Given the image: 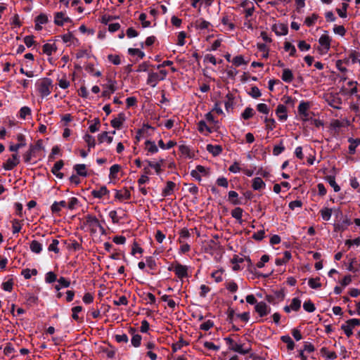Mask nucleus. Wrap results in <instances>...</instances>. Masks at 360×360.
<instances>
[{
    "instance_id": "obj_5",
    "label": "nucleus",
    "mask_w": 360,
    "mask_h": 360,
    "mask_svg": "<svg viewBox=\"0 0 360 360\" xmlns=\"http://www.w3.org/2000/svg\"><path fill=\"white\" fill-rule=\"evenodd\" d=\"M116 84L117 82L115 80L108 79V83L103 85V91L102 92V96L110 98V95L117 89Z\"/></svg>"
},
{
    "instance_id": "obj_42",
    "label": "nucleus",
    "mask_w": 360,
    "mask_h": 360,
    "mask_svg": "<svg viewBox=\"0 0 360 360\" xmlns=\"http://www.w3.org/2000/svg\"><path fill=\"white\" fill-rule=\"evenodd\" d=\"M284 49L285 51H289L290 53V56H295L296 55V49L295 47V46H293L290 42L289 41H285L284 43Z\"/></svg>"
},
{
    "instance_id": "obj_20",
    "label": "nucleus",
    "mask_w": 360,
    "mask_h": 360,
    "mask_svg": "<svg viewBox=\"0 0 360 360\" xmlns=\"http://www.w3.org/2000/svg\"><path fill=\"white\" fill-rule=\"evenodd\" d=\"M109 191L106 186H103L100 187L98 189H94L91 191V195L96 198H101L104 195H107Z\"/></svg>"
},
{
    "instance_id": "obj_10",
    "label": "nucleus",
    "mask_w": 360,
    "mask_h": 360,
    "mask_svg": "<svg viewBox=\"0 0 360 360\" xmlns=\"http://www.w3.org/2000/svg\"><path fill=\"white\" fill-rule=\"evenodd\" d=\"M255 310L261 317H263L270 313L271 308L265 302H259L255 306Z\"/></svg>"
},
{
    "instance_id": "obj_61",
    "label": "nucleus",
    "mask_w": 360,
    "mask_h": 360,
    "mask_svg": "<svg viewBox=\"0 0 360 360\" xmlns=\"http://www.w3.org/2000/svg\"><path fill=\"white\" fill-rule=\"evenodd\" d=\"M146 262L148 267L151 269L154 270L156 268V262L153 257H146Z\"/></svg>"
},
{
    "instance_id": "obj_17",
    "label": "nucleus",
    "mask_w": 360,
    "mask_h": 360,
    "mask_svg": "<svg viewBox=\"0 0 360 360\" xmlns=\"http://www.w3.org/2000/svg\"><path fill=\"white\" fill-rule=\"evenodd\" d=\"M330 41L331 39L328 34H322L319 39V43L325 49V52L330 49Z\"/></svg>"
},
{
    "instance_id": "obj_51",
    "label": "nucleus",
    "mask_w": 360,
    "mask_h": 360,
    "mask_svg": "<svg viewBox=\"0 0 360 360\" xmlns=\"http://www.w3.org/2000/svg\"><path fill=\"white\" fill-rule=\"evenodd\" d=\"M128 53L131 56L137 55L141 59L143 58L145 56V53L139 49L129 48Z\"/></svg>"
},
{
    "instance_id": "obj_26",
    "label": "nucleus",
    "mask_w": 360,
    "mask_h": 360,
    "mask_svg": "<svg viewBox=\"0 0 360 360\" xmlns=\"http://www.w3.org/2000/svg\"><path fill=\"white\" fill-rule=\"evenodd\" d=\"M145 145H146V150L148 151V153L154 154V153H158V148L154 141L147 140L145 142Z\"/></svg>"
},
{
    "instance_id": "obj_14",
    "label": "nucleus",
    "mask_w": 360,
    "mask_h": 360,
    "mask_svg": "<svg viewBox=\"0 0 360 360\" xmlns=\"http://www.w3.org/2000/svg\"><path fill=\"white\" fill-rule=\"evenodd\" d=\"M64 162L62 160L57 161L51 169V172L58 179H63L64 174L59 171L63 168Z\"/></svg>"
},
{
    "instance_id": "obj_32",
    "label": "nucleus",
    "mask_w": 360,
    "mask_h": 360,
    "mask_svg": "<svg viewBox=\"0 0 360 360\" xmlns=\"http://www.w3.org/2000/svg\"><path fill=\"white\" fill-rule=\"evenodd\" d=\"M321 353L328 359H335L338 356L337 354L334 351H330L326 347L321 348Z\"/></svg>"
},
{
    "instance_id": "obj_28",
    "label": "nucleus",
    "mask_w": 360,
    "mask_h": 360,
    "mask_svg": "<svg viewBox=\"0 0 360 360\" xmlns=\"http://www.w3.org/2000/svg\"><path fill=\"white\" fill-rule=\"evenodd\" d=\"M309 108V105L308 103L302 101L298 106V112L302 116L307 117L308 116L307 110Z\"/></svg>"
},
{
    "instance_id": "obj_33",
    "label": "nucleus",
    "mask_w": 360,
    "mask_h": 360,
    "mask_svg": "<svg viewBox=\"0 0 360 360\" xmlns=\"http://www.w3.org/2000/svg\"><path fill=\"white\" fill-rule=\"evenodd\" d=\"M30 248L32 252L39 254L42 250V245L37 240H32L30 243Z\"/></svg>"
},
{
    "instance_id": "obj_6",
    "label": "nucleus",
    "mask_w": 360,
    "mask_h": 360,
    "mask_svg": "<svg viewBox=\"0 0 360 360\" xmlns=\"http://www.w3.org/2000/svg\"><path fill=\"white\" fill-rule=\"evenodd\" d=\"M226 344L229 345V348L231 350L241 354H246L249 352V349H243V345L236 343L233 339L231 338H224Z\"/></svg>"
},
{
    "instance_id": "obj_52",
    "label": "nucleus",
    "mask_w": 360,
    "mask_h": 360,
    "mask_svg": "<svg viewBox=\"0 0 360 360\" xmlns=\"http://www.w3.org/2000/svg\"><path fill=\"white\" fill-rule=\"evenodd\" d=\"M257 48L263 53L262 58H267L269 57V49L265 44H258Z\"/></svg>"
},
{
    "instance_id": "obj_36",
    "label": "nucleus",
    "mask_w": 360,
    "mask_h": 360,
    "mask_svg": "<svg viewBox=\"0 0 360 360\" xmlns=\"http://www.w3.org/2000/svg\"><path fill=\"white\" fill-rule=\"evenodd\" d=\"M308 284L309 287L312 289H318L321 287V283L320 282V278L316 277L315 278H311L309 279Z\"/></svg>"
},
{
    "instance_id": "obj_30",
    "label": "nucleus",
    "mask_w": 360,
    "mask_h": 360,
    "mask_svg": "<svg viewBox=\"0 0 360 360\" xmlns=\"http://www.w3.org/2000/svg\"><path fill=\"white\" fill-rule=\"evenodd\" d=\"M74 169L77 172V175L86 176V168L84 164H77L74 166Z\"/></svg>"
},
{
    "instance_id": "obj_29",
    "label": "nucleus",
    "mask_w": 360,
    "mask_h": 360,
    "mask_svg": "<svg viewBox=\"0 0 360 360\" xmlns=\"http://www.w3.org/2000/svg\"><path fill=\"white\" fill-rule=\"evenodd\" d=\"M42 49L44 53L51 56L53 52L56 51L57 48L54 44H45L43 45Z\"/></svg>"
},
{
    "instance_id": "obj_57",
    "label": "nucleus",
    "mask_w": 360,
    "mask_h": 360,
    "mask_svg": "<svg viewBox=\"0 0 360 360\" xmlns=\"http://www.w3.org/2000/svg\"><path fill=\"white\" fill-rule=\"evenodd\" d=\"M146 162L148 163L150 167L153 168L155 170L158 174L161 172V163L154 162L149 160H146Z\"/></svg>"
},
{
    "instance_id": "obj_39",
    "label": "nucleus",
    "mask_w": 360,
    "mask_h": 360,
    "mask_svg": "<svg viewBox=\"0 0 360 360\" xmlns=\"http://www.w3.org/2000/svg\"><path fill=\"white\" fill-rule=\"evenodd\" d=\"M84 139L85 142L87 143V146L89 148V151L90 150V148L95 147L96 141H95V139L94 136H92L90 134H86L84 136Z\"/></svg>"
},
{
    "instance_id": "obj_31",
    "label": "nucleus",
    "mask_w": 360,
    "mask_h": 360,
    "mask_svg": "<svg viewBox=\"0 0 360 360\" xmlns=\"http://www.w3.org/2000/svg\"><path fill=\"white\" fill-rule=\"evenodd\" d=\"M82 307L81 306H77L72 308V318L77 321L78 323L82 322V318L79 317L78 314L82 311Z\"/></svg>"
},
{
    "instance_id": "obj_27",
    "label": "nucleus",
    "mask_w": 360,
    "mask_h": 360,
    "mask_svg": "<svg viewBox=\"0 0 360 360\" xmlns=\"http://www.w3.org/2000/svg\"><path fill=\"white\" fill-rule=\"evenodd\" d=\"M349 142L350 143L349 146V153L351 155H353L356 152V147L360 144V139H349Z\"/></svg>"
},
{
    "instance_id": "obj_54",
    "label": "nucleus",
    "mask_w": 360,
    "mask_h": 360,
    "mask_svg": "<svg viewBox=\"0 0 360 360\" xmlns=\"http://www.w3.org/2000/svg\"><path fill=\"white\" fill-rule=\"evenodd\" d=\"M188 343L185 340H184L182 338H180L178 342L173 344L172 345V349L174 352L177 351L178 349H181L184 346L187 345Z\"/></svg>"
},
{
    "instance_id": "obj_16",
    "label": "nucleus",
    "mask_w": 360,
    "mask_h": 360,
    "mask_svg": "<svg viewBox=\"0 0 360 360\" xmlns=\"http://www.w3.org/2000/svg\"><path fill=\"white\" fill-rule=\"evenodd\" d=\"M272 30L278 36L285 35L288 34V26L284 24L274 25Z\"/></svg>"
},
{
    "instance_id": "obj_48",
    "label": "nucleus",
    "mask_w": 360,
    "mask_h": 360,
    "mask_svg": "<svg viewBox=\"0 0 360 360\" xmlns=\"http://www.w3.org/2000/svg\"><path fill=\"white\" fill-rule=\"evenodd\" d=\"M290 306L292 311H297L301 307V300L297 297H295L292 300Z\"/></svg>"
},
{
    "instance_id": "obj_37",
    "label": "nucleus",
    "mask_w": 360,
    "mask_h": 360,
    "mask_svg": "<svg viewBox=\"0 0 360 360\" xmlns=\"http://www.w3.org/2000/svg\"><path fill=\"white\" fill-rule=\"evenodd\" d=\"M195 26L198 29L205 30L209 28V27L210 26V23L208 21L202 18H200L196 20Z\"/></svg>"
},
{
    "instance_id": "obj_59",
    "label": "nucleus",
    "mask_w": 360,
    "mask_h": 360,
    "mask_svg": "<svg viewBox=\"0 0 360 360\" xmlns=\"http://www.w3.org/2000/svg\"><path fill=\"white\" fill-rule=\"evenodd\" d=\"M59 244V241L57 239L52 240L51 243L49 245L48 250L49 251H53L56 253L59 252V249L58 248V245Z\"/></svg>"
},
{
    "instance_id": "obj_62",
    "label": "nucleus",
    "mask_w": 360,
    "mask_h": 360,
    "mask_svg": "<svg viewBox=\"0 0 360 360\" xmlns=\"http://www.w3.org/2000/svg\"><path fill=\"white\" fill-rule=\"evenodd\" d=\"M222 274H223L222 270H217V271L212 272L211 276L217 283H219V282L222 281V280H223Z\"/></svg>"
},
{
    "instance_id": "obj_21",
    "label": "nucleus",
    "mask_w": 360,
    "mask_h": 360,
    "mask_svg": "<svg viewBox=\"0 0 360 360\" xmlns=\"http://www.w3.org/2000/svg\"><path fill=\"white\" fill-rule=\"evenodd\" d=\"M206 149L209 153H212L214 156L219 155L222 151V148L219 145L214 146L212 144H208L207 145Z\"/></svg>"
},
{
    "instance_id": "obj_7",
    "label": "nucleus",
    "mask_w": 360,
    "mask_h": 360,
    "mask_svg": "<svg viewBox=\"0 0 360 360\" xmlns=\"http://www.w3.org/2000/svg\"><path fill=\"white\" fill-rule=\"evenodd\" d=\"M169 271H174L179 278H183L188 276V268L179 263H176L174 267L169 266Z\"/></svg>"
},
{
    "instance_id": "obj_46",
    "label": "nucleus",
    "mask_w": 360,
    "mask_h": 360,
    "mask_svg": "<svg viewBox=\"0 0 360 360\" xmlns=\"http://www.w3.org/2000/svg\"><path fill=\"white\" fill-rule=\"evenodd\" d=\"M254 114H255L254 110L250 107H248L243 112L241 116L244 120H249L250 118L252 117Z\"/></svg>"
},
{
    "instance_id": "obj_12",
    "label": "nucleus",
    "mask_w": 360,
    "mask_h": 360,
    "mask_svg": "<svg viewBox=\"0 0 360 360\" xmlns=\"http://www.w3.org/2000/svg\"><path fill=\"white\" fill-rule=\"evenodd\" d=\"M328 105L335 109H340L342 105V99L338 96L330 95L327 99Z\"/></svg>"
},
{
    "instance_id": "obj_3",
    "label": "nucleus",
    "mask_w": 360,
    "mask_h": 360,
    "mask_svg": "<svg viewBox=\"0 0 360 360\" xmlns=\"http://www.w3.org/2000/svg\"><path fill=\"white\" fill-rule=\"evenodd\" d=\"M42 148L41 140H38L35 144L30 145L29 149L23 154V160L25 162L29 163L32 157H35L37 151Z\"/></svg>"
},
{
    "instance_id": "obj_34",
    "label": "nucleus",
    "mask_w": 360,
    "mask_h": 360,
    "mask_svg": "<svg viewBox=\"0 0 360 360\" xmlns=\"http://www.w3.org/2000/svg\"><path fill=\"white\" fill-rule=\"evenodd\" d=\"M238 194L234 191L229 192V200L234 205H240V201L238 198Z\"/></svg>"
},
{
    "instance_id": "obj_11",
    "label": "nucleus",
    "mask_w": 360,
    "mask_h": 360,
    "mask_svg": "<svg viewBox=\"0 0 360 360\" xmlns=\"http://www.w3.org/2000/svg\"><path fill=\"white\" fill-rule=\"evenodd\" d=\"M72 20L69 17L65 15L63 12L55 13L54 23L58 26H63L65 22H70Z\"/></svg>"
},
{
    "instance_id": "obj_35",
    "label": "nucleus",
    "mask_w": 360,
    "mask_h": 360,
    "mask_svg": "<svg viewBox=\"0 0 360 360\" xmlns=\"http://www.w3.org/2000/svg\"><path fill=\"white\" fill-rule=\"evenodd\" d=\"M25 298L27 304L29 305H34V304H37V300H38V297L35 295H34L33 293H31V292L26 293L25 295Z\"/></svg>"
},
{
    "instance_id": "obj_19",
    "label": "nucleus",
    "mask_w": 360,
    "mask_h": 360,
    "mask_svg": "<svg viewBox=\"0 0 360 360\" xmlns=\"http://www.w3.org/2000/svg\"><path fill=\"white\" fill-rule=\"evenodd\" d=\"M125 120V116L124 113H120L118 116L111 120L110 123L112 127L115 129H120L124 121Z\"/></svg>"
},
{
    "instance_id": "obj_55",
    "label": "nucleus",
    "mask_w": 360,
    "mask_h": 360,
    "mask_svg": "<svg viewBox=\"0 0 360 360\" xmlns=\"http://www.w3.org/2000/svg\"><path fill=\"white\" fill-rule=\"evenodd\" d=\"M264 122L266 124V129L269 131H271L275 127V120L273 118L265 117Z\"/></svg>"
},
{
    "instance_id": "obj_18",
    "label": "nucleus",
    "mask_w": 360,
    "mask_h": 360,
    "mask_svg": "<svg viewBox=\"0 0 360 360\" xmlns=\"http://www.w3.org/2000/svg\"><path fill=\"white\" fill-rule=\"evenodd\" d=\"M276 114L280 120H286L288 117L286 107L283 104H279L276 110Z\"/></svg>"
},
{
    "instance_id": "obj_40",
    "label": "nucleus",
    "mask_w": 360,
    "mask_h": 360,
    "mask_svg": "<svg viewBox=\"0 0 360 360\" xmlns=\"http://www.w3.org/2000/svg\"><path fill=\"white\" fill-rule=\"evenodd\" d=\"M243 212V210L242 208L237 207L231 211V216L236 219L238 220L240 223H241Z\"/></svg>"
},
{
    "instance_id": "obj_15",
    "label": "nucleus",
    "mask_w": 360,
    "mask_h": 360,
    "mask_svg": "<svg viewBox=\"0 0 360 360\" xmlns=\"http://www.w3.org/2000/svg\"><path fill=\"white\" fill-rule=\"evenodd\" d=\"M48 17L44 13H41L35 18V30H41L42 29L41 25L46 24L48 22Z\"/></svg>"
},
{
    "instance_id": "obj_8",
    "label": "nucleus",
    "mask_w": 360,
    "mask_h": 360,
    "mask_svg": "<svg viewBox=\"0 0 360 360\" xmlns=\"http://www.w3.org/2000/svg\"><path fill=\"white\" fill-rule=\"evenodd\" d=\"M20 162V159L18 153H14L12 155L11 158H8L4 164L3 168L5 170L9 171L12 170L15 167H16Z\"/></svg>"
},
{
    "instance_id": "obj_25",
    "label": "nucleus",
    "mask_w": 360,
    "mask_h": 360,
    "mask_svg": "<svg viewBox=\"0 0 360 360\" xmlns=\"http://www.w3.org/2000/svg\"><path fill=\"white\" fill-rule=\"evenodd\" d=\"M293 74L290 69L285 68L283 70L281 76L283 81L287 83H290L293 80Z\"/></svg>"
},
{
    "instance_id": "obj_58",
    "label": "nucleus",
    "mask_w": 360,
    "mask_h": 360,
    "mask_svg": "<svg viewBox=\"0 0 360 360\" xmlns=\"http://www.w3.org/2000/svg\"><path fill=\"white\" fill-rule=\"evenodd\" d=\"M20 117L22 119H25L27 115L31 114V109L29 107L24 106L20 110Z\"/></svg>"
},
{
    "instance_id": "obj_1",
    "label": "nucleus",
    "mask_w": 360,
    "mask_h": 360,
    "mask_svg": "<svg viewBox=\"0 0 360 360\" xmlns=\"http://www.w3.org/2000/svg\"><path fill=\"white\" fill-rule=\"evenodd\" d=\"M36 88L42 98L48 96L51 93L53 87L52 80L44 77L39 79L36 82Z\"/></svg>"
},
{
    "instance_id": "obj_49",
    "label": "nucleus",
    "mask_w": 360,
    "mask_h": 360,
    "mask_svg": "<svg viewBox=\"0 0 360 360\" xmlns=\"http://www.w3.org/2000/svg\"><path fill=\"white\" fill-rule=\"evenodd\" d=\"M318 18L319 15L317 14L313 13L311 16L306 18L304 23L307 26L311 27L315 23Z\"/></svg>"
},
{
    "instance_id": "obj_24",
    "label": "nucleus",
    "mask_w": 360,
    "mask_h": 360,
    "mask_svg": "<svg viewBox=\"0 0 360 360\" xmlns=\"http://www.w3.org/2000/svg\"><path fill=\"white\" fill-rule=\"evenodd\" d=\"M266 184L260 177H255L252 179V187L254 190L258 191L264 188Z\"/></svg>"
},
{
    "instance_id": "obj_50",
    "label": "nucleus",
    "mask_w": 360,
    "mask_h": 360,
    "mask_svg": "<svg viewBox=\"0 0 360 360\" xmlns=\"http://www.w3.org/2000/svg\"><path fill=\"white\" fill-rule=\"evenodd\" d=\"M303 308L307 312H313L316 309L314 303L311 300L305 301L303 304Z\"/></svg>"
},
{
    "instance_id": "obj_47",
    "label": "nucleus",
    "mask_w": 360,
    "mask_h": 360,
    "mask_svg": "<svg viewBox=\"0 0 360 360\" xmlns=\"http://www.w3.org/2000/svg\"><path fill=\"white\" fill-rule=\"evenodd\" d=\"M12 229L13 234L19 233L22 229L20 221L16 219H13L12 221Z\"/></svg>"
},
{
    "instance_id": "obj_44",
    "label": "nucleus",
    "mask_w": 360,
    "mask_h": 360,
    "mask_svg": "<svg viewBox=\"0 0 360 360\" xmlns=\"http://www.w3.org/2000/svg\"><path fill=\"white\" fill-rule=\"evenodd\" d=\"M320 213L322 219L324 221H328L332 215V209L327 207L323 208L322 210H320Z\"/></svg>"
},
{
    "instance_id": "obj_4",
    "label": "nucleus",
    "mask_w": 360,
    "mask_h": 360,
    "mask_svg": "<svg viewBox=\"0 0 360 360\" xmlns=\"http://www.w3.org/2000/svg\"><path fill=\"white\" fill-rule=\"evenodd\" d=\"M360 326V319H352L347 320L345 324L341 326V329L344 331L347 338H350L353 335V329L356 326Z\"/></svg>"
},
{
    "instance_id": "obj_45",
    "label": "nucleus",
    "mask_w": 360,
    "mask_h": 360,
    "mask_svg": "<svg viewBox=\"0 0 360 360\" xmlns=\"http://www.w3.org/2000/svg\"><path fill=\"white\" fill-rule=\"evenodd\" d=\"M285 150V146H283V141H280V143L278 145L274 146L273 148V155H278L281 153H283Z\"/></svg>"
},
{
    "instance_id": "obj_64",
    "label": "nucleus",
    "mask_w": 360,
    "mask_h": 360,
    "mask_svg": "<svg viewBox=\"0 0 360 360\" xmlns=\"http://www.w3.org/2000/svg\"><path fill=\"white\" fill-rule=\"evenodd\" d=\"M333 32L342 37L345 35L346 30L343 25H335L333 27Z\"/></svg>"
},
{
    "instance_id": "obj_56",
    "label": "nucleus",
    "mask_w": 360,
    "mask_h": 360,
    "mask_svg": "<svg viewBox=\"0 0 360 360\" xmlns=\"http://www.w3.org/2000/svg\"><path fill=\"white\" fill-rule=\"evenodd\" d=\"M120 166L119 165H113L112 166H111V167L110 168V178H115L117 174L120 172Z\"/></svg>"
},
{
    "instance_id": "obj_41",
    "label": "nucleus",
    "mask_w": 360,
    "mask_h": 360,
    "mask_svg": "<svg viewBox=\"0 0 360 360\" xmlns=\"http://www.w3.org/2000/svg\"><path fill=\"white\" fill-rule=\"evenodd\" d=\"M281 340L287 344V348L289 350H292L295 347V343L289 335H283Z\"/></svg>"
},
{
    "instance_id": "obj_60",
    "label": "nucleus",
    "mask_w": 360,
    "mask_h": 360,
    "mask_svg": "<svg viewBox=\"0 0 360 360\" xmlns=\"http://www.w3.org/2000/svg\"><path fill=\"white\" fill-rule=\"evenodd\" d=\"M45 281L48 283H52L57 281V276L55 273L49 271L46 274Z\"/></svg>"
},
{
    "instance_id": "obj_38",
    "label": "nucleus",
    "mask_w": 360,
    "mask_h": 360,
    "mask_svg": "<svg viewBox=\"0 0 360 360\" xmlns=\"http://www.w3.org/2000/svg\"><path fill=\"white\" fill-rule=\"evenodd\" d=\"M112 136H108V132L104 131L98 135V140L99 143H103L106 141L108 143H110L112 141Z\"/></svg>"
},
{
    "instance_id": "obj_2",
    "label": "nucleus",
    "mask_w": 360,
    "mask_h": 360,
    "mask_svg": "<svg viewBox=\"0 0 360 360\" xmlns=\"http://www.w3.org/2000/svg\"><path fill=\"white\" fill-rule=\"evenodd\" d=\"M84 224L89 229L92 233H96L97 229H99L102 233H105L104 227L100 224V221L95 216L87 214L84 217Z\"/></svg>"
},
{
    "instance_id": "obj_53",
    "label": "nucleus",
    "mask_w": 360,
    "mask_h": 360,
    "mask_svg": "<svg viewBox=\"0 0 360 360\" xmlns=\"http://www.w3.org/2000/svg\"><path fill=\"white\" fill-rule=\"evenodd\" d=\"M328 181L331 187L333 188L335 192H338L340 190V187L337 184L335 176H328Z\"/></svg>"
},
{
    "instance_id": "obj_23",
    "label": "nucleus",
    "mask_w": 360,
    "mask_h": 360,
    "mask_svg": "<svg viewBox=\"0 0 360 360\" xmlns=\"http://www.w3.org/2000/svg\"><path fill=\"white\" fill-rule=\"evenodd\" d=\"M291 257L290 252L285 251L283 257L276 259L275 263L277 266L285 264L290 259Z\"/></svg>"
},
{
    "instance_id": "obj_9",
    "label": "nucleus",
    "mask_w": 360,
    "mask_h": 360,
    "mask_svg": "<svg viewBox=\"0 0 360 360\" xmlns=\"http://www.w3.org/2000/svg\"><path fill=\"white\" fill-rule=\"evenodd\" d=\"M16 139L18 143L16 144L11 145L9 146V150L11 152H15L17 153L18 150L26 146L25 137L22 134H18L17 135Z\"/></svg>"
},
{
    "instance_id": "obj_63",
    "label": "nucleus",
    "mask_w": 360,
    "mask_h": 360,
    "mask_svg": "<svg viewBox=\"0 0 360 360\" xmlns=\"http://www.w3.org/2000/svg\"><path fill=\"white\" fill-rule=\"evenodd\" d=\"M226 288L231 292H235L238 290V285L234 281H229L226 283Z\"/></svg>"
},
{
    "instance_id": "obj_43",
    "label": "nucleus",
    "mask_w": 360,
    "mask_h": 360,
    "mask_svg": "<svg viewBox=\"0 0 360 360\" xmlns=\"http://www.w3.org/2000/svg\"><path fill=\"white\" fill-rule=\"evenodd\" d=\"M231 62L236 67H238V66L242 65H245V64L248 63V62L245 60L243 56H241V55H238V56H235L232 59Z\"/></svg>"
},
{
    "instance_id": "obj_22",
    "label": "nucleus",
    "mask_w": 360,
    "mask_h": 360,
    "mask_svg": "<svg viewBox=\"0 0 360 360\" xmlns=\"http://www.w3.org/2000/svg\"><path fill=\"white\" fill-rule=\"evenodd\" d=\"M175 186L176 184L173 181H167L166 187L162 190V195L163 197L170 195L172 193Z\"/></svg>"
},
{
    "instance_id": "obj_13",
    "label": "nucleus",
    "mask_w": 360,
    "mask_h": 360,
    "mask_svg": "<svg viewBox=\"0 0 360 360\" xmlns=\"http://www.w3.org/2000/svg\"><path fill=\"white\" fill-rule=\"evenodd\" d=\"M161 81L160 77H159V75L158 72H150L148 73V79H147V84L150 86L151 87L154 88L156 86L158 83Z\"/></svg>"
}]
</instances>
